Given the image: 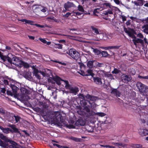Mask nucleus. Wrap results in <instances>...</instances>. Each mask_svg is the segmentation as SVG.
Returning <instances> with one entry per match:
<instances>
[{"instance_id": "obj_12", "label": "nucleus", "mask_w": 148, "mask_h": 148, "mask_svg": "<svg viewBox=\"0 0 148 148\" xmlns=\"http://www.w3.org/2000/svg\"><path fill=\"white\" fill-rule=\"evenodd\" d=\"M138 132L142 136L148 135V130L146 129H140L138 130Z\"/></svg>"}, {"instance_id": "obj_41", "label": "nucleus", "mask_w": 148, "mask_h": 148, "mask_svg": "<svg viewBox=\"0 0 148 148\" xmlns=\"http://www.w3.org/2000/svg\"><path fill=\"white\" fill-rule=\"evenodd\" d=\"M119 46H109V49H117L120 47Z\"/></svg>"}, {"instance_id": "obj_21", "label": "nucleus", "mask_w": 148, "mask_h": 148, "mask_svg": "<svg viewBox=\"0 0 148 148\" xmlns=\"http://www.w3.org/2000/svg\"><path fill=\"white\" fill-rule=\"evenodd\" d=\"M113 14V10L112 9H108L107 10L104 11L102 13V14L105 15H108V14Z\"/></svg>"}, {"instance_id": "obj_60", "label": "nucleus", "mask_w": 148, "mask_h": 148, "mask_svg": "<svg viewBox=\"0 0 148 148\" xmlns=\"http://www.w3.org/2000/svg\"><path fill=\"white\" fill-rule=\"evenodd\" d=\"M100 48L102 49H105V50H106L109 49V46L107 47H100Z\"/></svg>"}, {"instance_id": "obj_59", "label": "nucleus", "mask_w": 148, "mask_h": 148, "mask_svg": "<svg viewBox=\"0 0 148 148\" xmlns=\"http://www.w3.org/2000/svg\"><path fill=\"white\" fill-rule=\"evenodd\" d=\"M98 73L99 74H100L102 75L104 74V72L103 71H99L98 72Z\"/></svg>"}, {"instance_id": "obj_34", "label": "nucleus", "mask_w": 148, "mask_h": 148, "mask_svg": "<svg viewBox=\"0 0 148 148\" xmlns=\"http://www.w3.org/2000/svg\"><path fill=\"white\" fill-rule=\"evenodd\" d=\"M93 51L95 55H99L101 54V50L97 49H93Z\"/></svg>"}, {"instance_id": "obj_35", "label": "nucleus", "mask_w": 148, "mask_h": 148, "mask_svg": "<svg viewBox=\"0 0 148 148\" xmlns=\"http://www.w3.org/2000/svg\"><path fill=\"white\" fill-rule=\"evenodd\" d=\"M101 54H102V56L104 57L108 56L109 54L106 51H102Z\"/></svg>"}, {"instance_id": "obj_43", "label": "nucleus", "mask_w": 148, "mask_h": 148, "mask_svg": "<svg viewBox=\"0 0 148 148\" xmlns=\"http://www.w3.org/2000/svg\"><path fill=\"white\" fill-rule=\"evenodd\" d=\"M89 104L90 105V106L89 107H91L92 108H94L96 106L95 103L94 102H93L92 103H90V102Z\"/></svg>"}, {"instance_id": "obj_42", "label": "nucleus", "mask_w": 148, "mask_h": 148, "mask_svg": "<svg viewBox=\"0 0 148 148\" xmlns=\"http://www.w3.org/2000/svg\"><path fill=\"white\" fill-rule=\"evenodd\" d=\"M78 10L81 12H83L84 11V10L82 6L80 5H79L78 7Z\"/></svg>"}, {"instance_id": "obj_8", "label": "nucleus", "mask_w": 148, "mask_h": 148, "mask_svg": "<svg viewBox=\"0 0 148 148\" xmlns=\"http://www.w3.org/2000/svg\"><path fill=\"white\" fill-rule=\"evenodd\" d=\"M33 73L35 76L39 79H40V77L39 73L41 74L44 77L46 76V74L44 72L42 71H39L38 70L36 69H34Z\"/></svg>"}, {"instance_id": "obj_26", "label": "nucleus", "mask_w": 148, "mask_h": 148, "mask_svg": "<svg viewBox=\"0 0 148 148\" xmlns=\"http://www.w3.org/2000/svg\"><path fill=\"white\" fill-rule=\"evenodd\" d=\"M142 29L144 32L148 34V25H143L142 27Z\"/></svg>"}, {"instance_id": "obj_44", "label": "nucleus", "mask_w": 148, "mask_h": 148, "mask_svg": "<svg viewBox=\"0 0 148 148\" xmlns=\"http://www.w3.org/2000/svg\"><path fill=\"white\" fill-rule=\"evenodd\" d=\"M7 145V144H6V143H5L3 142L0 139V146H1L4 147Z\"/></svg>"}, {"instance_id": "obj_17", "label": "nucleus", "mask_w": 148, "mask_h": 148, "mask_svg": "<svg viewBox=\"0 0 148 148\" xmlns=\"http://www.w3.org/2000/svg\"><path fill=\"white\" fill-rule=\"evenodd\" d=\"M91 28L93 31L96 34H99V35L101 36V38H100V39H101L103 37V34H99V32L98 29L95 27H94L93 26L91 27Z\"/></svg>"}, {"instance_id": "obj_16", "label": "nucleus", "mask_w": 148, "mask_h": 148, "mask_svg": "<svg viewBox=\"0 0 148 148\" xmlns=\"http://www.w3.org/2000/svg\"><path fill=\"white\" fill-rule=\"evenodd\" d=\"M32 8L36 12H40V11L41 9L42 8V6L34 5L32 6Z\"/></svg>"}, {"instance_id": "obj_51", "label": "nucleus", "mask_w": 148, "mask_h": 148, "mask_svg": "<svg viewBox=\"0 0 148 148\" xmlns=\"http://www.w3.org/2000/svg\"><path fill=\"white\" fill-rule=\"evenodd\" d=\"M39 40L42 42L46 44V40L44 38H40Z\"/></svg>"}, {"instance_id": "obj_61", "label": "nucleus", "mask_w": 148, "mask_h": 148, "mask_svg": "<svg viewBox=\"0 0 148 148\" xmlns=\"http://www.w3.org/2000/svg\"><path fill=\"white\" fill-rule=\"evenodd\" d=\"M130 18L133 21H135L137 19L136 18V17L131 16Z\"/></svg>"}, {"instance_id": "obj_22", "label": "nucleus", "mask_w": 148, "mask_h": 148, "mask_svg": "<svg viewBox=\"0 0 148 148\" xmlns=\"http://www.w3.org/2000/svg\"><path fill=\"white\" fill-rule=\"evenodd\" d=\"M112 144L113 145L116 146H118V147H119V146L124 147L126 145V144L123 143H112Z\"/></svg>"}, {"instance_id": "obj_46", "label": "nucleus", "mask_w": 148, "mask_h": 148, "mask_svg": "<svg viewBox=\"0 0 148 148\" xmlns=\"http://www.w3.org/2000/svg\"><path fill=\"white\" fill-rule=\"evenodd\" d=\"M34 25H36L37 27H41V28H44V27H47V25H40L39 24H34Z\"/></svg>"}, {"instance_id": "obj_7", "label": "nucleus", "mask_w": 148, "mask_h": 148, "mask_svg": "<svg viewBox=\"0 0 148 148\" xmlns=\"http://www.w3.org/2000/svg\"><path fill=\"white\" fill-rule=\"evenodd\" d=\"M4 141L6 143H9L11 144L9 146V148H20V145H18L15 142L8 139L7 137Z\"/></svg>"}, {"instance_id": "obj_64", "label": "nucleus", "mask_w": 148, "mask_h": 148, "mask_svg": "<svg viewBox=\"0 0 148 148\" xmlns=\"http://www.w3.org/2000/svg\"><path fill=\"white\" fill-rule=\"evenodd\" d=\"M52 20L54 22H55L56 23H59L60 21L59 20L55 18L54 17L53 18V19Z\"/></svg>"}, {"instance_id": "obj_25", "label": "nucleus", "mask_w": 148, "mask_h": 148, "mask_svg": "<svg viewBox=\"0 0 148 148\" xmlns=\"http://www.w3.org/2000/svg\"><path fill=\"white\" fill-rule=\"evenodd\" d=\"M18 20L22 22H25L26 23L29 24L31 25H33L32 23L33 22L30 20H28L25 19H22L20 20Z\"/></svg>"}, {"instance_id": "obj_57", "label": "nucleus", "mask_w": 148, "mask_h": 148, "mask_svg": "<svg viewBox=\"0 0 148 148\" xmlns=\"http://www.w3.org/2000/svg\"><path fill=\"white\" fill-rule=\"evenodd\" d=\"M144 22L146 24V25H148V17L145 20Z\"/></svg>"}, {"instance_id": "obj_31", "label": "nucleus", "mask_w": 148, "mask_h": 148, "mask_svg": "<svg viewBox=\"0 0 148 148\" xmlns=\"http://www.w3.org/2000/svg\"><path fill=\"white\" fill-rule=\"evenodd\" d=\"M142 92L144 95L148 97V87L146 86L145 89V91Z\"/></svg>"}, {"instance_id": "obj_24", "label": "nucleus", "mask_w": 148, "mask_h": 148, "mask_svg": "<svg viewBox=\"0 0 148 148\" xmlns=\"http://www.w3.org/2000/svg\"><path fill=\"white\" fill-rule=\"evenodd\" d=\"M95 64L94 66L96 68L98 67H101L104 66V64L103 63H99L97 62H94Z\"/></svg>"}, {"instance_id": "obj_4", "label": "nucleus", "mask_w": 148, "mask_h": 148, "mask_svg": "<svg viewBox=\"0 0 148 148\" xmlns=\"http://www.w3.org/2000/svg\"><path fill=\"white\" fill-rule=\"evenodd\" d=\"M65 84V87L66 89L69 90V92L76 95L79 92L78 88L75 86H73L69 84V82L67 80H62Z\"/></svg>"}, {"instance_id": "obj_36", "label": "nucleus", "mask_w": 148, "mask_h": 148, "mask_svg": "<svg viewBox=\"0 0 148 148\" xmlns=\"http://www.w3.org/2000/svg\"><path fill=\"white\" fill-rule=\"evenodd\" d=\"M88 73H86V75L87 76L91 75L93 77L94 75V74L93 73L92 71L90 69H89L88 70Z\"/></svg>"}, {"instance_id": "obj_9", "label": "nucleus", "mask_w": 148, "mask_h": 148, "mask_svg": "<svg viewBox=\"0 0 148 148\" xmlns=\"http://www.w3.org/2000/svg\"><path fill=\"white\" fill-rule=\"evenodd\" d=\"M121 78L122 81L125 83L128 82L132 79V77L131 76L125 74H122L121 75Z\"/></svg>"}, {"instance_id": "obj_15", "label": "nucleus", "mask_w": 148, "mask_h": 148, "mask_svg": "<svg viewBox=\"0 0 148 148\" xmlns=\"http://www.w3.org/2000/svg\"><path fill=\"white\" fill-rule=\"evenodd\" d=\"M93 79L94 82L96 84L99 85H101L102 82L101 78L98 77H93Z\"/></svg>"}, {"instance_id": "obj_5", "label": "nucleus", "mask_w": 148, "mask_h": 148, "mask_svg": "<svg viewBox=\"0 0 148 148\" xmlns=\"http://www.w3.org/2000/svg\"><path fill=\"white\" fill-rule=\"evenodd\" d=\"M66 53L72 58L76 60H77L79 58V54L75 49H71L68 51Z\"/></svg>"}, {"instance_id": "obj_28", "label": "nucleus", "mask_w": 148, "mask_h": 148, "mask_svg": "<svg viewBox=\"0 0 148 148\" xmlns=\"http://www.w3.org/2000/svg\"><path fill=\"white\" fill-rule=\"evenodd\" d=\"M125 32L129 36L132 38H135V36L134 35L133 33L132 32L130 31L129 30H127L125 31Z\"/></svg>"}, {"instance_id": "obj_6", "label": "nucleus", "mask_w": 148, "mask_h": 148, "mask_svg": "<svg viewBox=\"0 0 148 148\" xmlns=\"http://www.w3.org/2000/svg\"><path fill=\"white\" fill-rule=\"evenodd\" d=\"M10 127L12 129L13 131L9 128H4L1 126H0V129L2 130L3 133L6 134L9 133V132H10L12 133L13 132H19L18 129L15 127V125H10Z\"/></svg>"}, {"instance_id": "obj_63", "label": "nucleus", "mask_w": 148, "mask_h": 148, "mask_svg": "<svg viewBox=\"0 0 148 148\" xmlns=\"http://www.w3.org/2000/svg\"><path fill=\"white\" fill-rule=\"evenodd\" d=\"M0 112L3 114H4L5 113V111L4 110H3L2 108H0Z\"/></svg>"}, {"instance_id": "obj_48", "label": "nucleus", "mask_w": 148, "mask_h": 148, "mask_svg": "<svg viewBox=\"0 0 148 148\" xmlns=\"http://www.w3.org/2000/svg\"><path fill=\"white\" fill-rule=\"evenodd\" d=\"M138 77L140 79H148V75L145 76H142L140 75H138Z\"/></svg>"}, {"instance_id": "obj_54", "label": "nucleus", "mask_w": 148, "mask_h": 148, "mask_svg": "<svg viewBox=\"0 0 148 148\" xmlns=\"http://www.w3.org/2000/svg\"><path fill=\"white\" fill-rule=\"evenodd\" d=\"M86 96H84L82 94H79V97L82 99H85L86 98Z\"/></svg>"}, {"instance_id": "obj_38", "label": "nucleus", "mask_w": 148, "mask_h": 148, "mask_svg": "<svg viewBox=\"0 0 148 148\" xmlns=\"http://www.w3.org/2000/svg\"><path fill=\"white\" fill-rule=\"evenodd\" d=\"M23 66L26 68H27L29 67V65L28 64L26 63H24L22 61V64H21V66H19V67H21L22 66Z\"/></svg>"}, {"instance_id": "obj_19", "label": "nucleus", "mask_w": 148, "mask_h": 148, "mask_svg": "<svg viewBox=\"0 0 148 148\" xmlns=\"http://www.w3.org/2000/svg\"><path fill=\"white\" fill-rule=\"evenodd\" d=\"M86 98L93 102L96 100V98L94 96H91L89 95H87L86 96Z\"/></svg>"}, {"instance_id": "obj_3", "label": "nucleus", "mask_w": 148, "mask_h": 148, "mask_svg": "<svg viewBox=\"0 0 148 148\" xmlns=\"http://www.w3.org/2000/svg\"><path fill=\"white\" fill-rule=\"evenodd\" d=\"M62 115L59 112H53L51 116V121L54 124H61L62 122L61 120Z\"/></svg>"}, {"instance_id": "obj_32", "label": "nucleus", "mask_w": 148, "mask_h": 148, "mask_svg": "<svg viewBox=\"0 0 148 148\" xmlns=\"http://www.w3.org/2000/svg\"><path fill=\"white\" fill-rule=\"evenodd\" d=\"M103 6H106L107 7H108L110 9H112L113 10V8L114 7L112 6L110 3H105L103 4Z\"/></svg>"}, {"instance_id": "obj_33", "label": "nucleus", "mask_w": 148, "mask_h": 148, "mask_svg": "<svg viewBox=\"0 0 148 148\" xmlns=\"http://www.w3.org/2000/svg\"><path fill=\"white\" fill-rule=\"evenodd\" d=\"M12 118L13 119H14L16 122L14 123H17L19 121L21 118L18 116L14 115L13 116H12Z\"/></svg>"}, {"instance_id": "obj_45", "label": "nucleus", "mask_w": 148, "mask_h": 148, "mask_svg": "<svg viewBox=\"0 0 148 148\" xmlns=\"http://www.w3.org/2000/svg\"><path fill=\"white\" fill-rule=\"evenodd\" d=\"M0 138L4 141L7 138V137L4 136L3 134L0 133Z\"/></svg>"}, {"instance_id": "obj_10", "label": "nucleus", "mask_w": 148, "mask_h": 148, "mask_svg": "<svg viewBox=\"0 0 148 148\" xmlns=\"http://www.w3.org/2000/svg\"><path fill=\"white\" fill-rule=\"evenodd\" d=\"M75 5L73 3L68 1L67 3H65L64 5V7L65 9V12L66 10H68V9L71 7H75Z\"/></svg>"}, {"instance_id": "obj_55", "label": "nucleus", "mask_w": 148, "mask_h": 148, "mask_svg": "<svg viewBox=\"0 0 148 148\" xmlns=\"http://www.w3.org/2000/svg\"><path fill=\"white\" fill-rule=\"evenodd\" d=\"M135 146L137 148H141L142 147V145L140 144H136Z\"/></svg>"}, {"instance_id": "obj_11", "label": "nucleus", "mask_w": 148, "mask_h": 148, "mask_svg": "<svg viewBox=\"0 0 148 148\" xmlns=\"http://www.w3.org/2000/svg\"><path fill=\"white\" fill-rule=\"evenodd\" d=\"M136 86L139 90L141 92L145 91V89L146 87L140 82H138L137 83Z\"/></svg>"}, {"instance_id": "obj_14", "label": "nucleus", "mask_w": 148, "mask_h": 148, "mask_svg": "<svg viewBox=\"0 0 148 148\" xmlns=\"http://www.w3.org/2000/svg\"><path fill=\"white\" fill-rule=\"evenodd\" d=\"M88 103L89 104L90 103V101H89L86 100L85 99L82 100V101H81L80 102L82 106H83L85 108L90 107V105H87Z\"/></svg>"}, {"instance_id": "obj_1", "label": "nucleus", "mask_w": 148, "mask_h": 148, "mask_svg": "<svg viewBox=\"0 0 148 148\" xmlns=\"http://www.w3.org/2000/svg\"><path fill=\"white\" fill-rule=\"evenodd\" d=\"M0 57L3 61H5L7 60L11 64H12L18 66H21V64H22V61L19 59L18 58L14 57L11 58L9 57H6L4 56L0 51Z\"/></svg>"}, {"instance_id": "obj_30", "label": "nucleus", "mask_w": 148, "mask_h": 148, "mask_svg": "<svg viewBox=\"0 0 148 148\" xmlns=\"http://www.w3.org/2000/svg\"><path fill=\"white\" fill-rule=\"evenodd\" d=\"M70 138L76 142H80L82 140L81 138H78L72 136L70 137Z\"/></svg>"}, {"instance_id": "obj_50", "label": "nucleus", "mask_w": 148, "mask_h": 148, "mask_svg": "<svg viewBox=\"0 0 148 148\" xmlns=\"http://www.w3.org/2000/svg\"><path fill=\"white\" fill-rule=\"evenodd\" d=\"M100 9L99 8L95 9L93 11V13L95 14L96 13H99V12Z\"/></svg>"}, {"instance_id": "obj_37", "label": "nucleus", "mask_w": 148, "mask_h": 148, "mask_svg": "<svg viewBox=\"0 0 148 148\" xmlns=\"http://www.w3.org/2000/svg\"><path fill=\"white\" fill-rule=\"evenodd\" d=\"M129 72L132 75H134L136 73L135 70L132 68L130 69L129 70Z\"/></svg>"}, {"instance_id": "obj_58", "label": "nucleus", "mask_w": 148, "mask_h": 148, "mask_svg": "<svg viewBox=\"0 0 148 148\" xmlns=\"http://www.w3.org/2000/svg\"><path fill=\"white\" fill-rule=\"evenodd\" d=\"M75 16H78L81 15L82 14V13L79 12H75Z\"/></svg>"}, {"instance_id": "obj_62", "label": "nucleus", "mask_w": 148, "mask_h": 148, "mask_svg": "<svg viewBox=\"0 0 148 148\" xmlns=\"http://www.w3.org/2000/svg\"><path fill=\"white\" fill-rule=\"evenodd\" d=\"M0 91H1V92L2 93H5V90L4 89L0 88Z\"/></svg>"}, {"instance_id": "obj_27", "label": "nucleus", "mask_w": 148, "mask_h": 148, "mask_svg": "<svg viewBox=\"0 0 148 148\" xmlns=\"http://www.w3.org/2000/svg\"><path fill=\"white\" fill-rule=\"evenodd\" d=\"M111 92L114 95H116L117 96L120 97V93L116 89H114L112 90Z\"/></svg>"}, {"instance_id": "obj_18", "label": "nucleus", "mask_w": 148, "mask_h": 148, "mask_svg": "<svg viewBox=\"0 0 148 148\" xmlns=\"http://www.w3.org/2000/svg\"><path fill=\"white\" fill-rule=\"evenodd\" d=\"M54 80L56 82L57 84L58 85H60L61 84V81H63L62 79L59 77L57 76H56L54 77Z\"/></svg>"}, {"instance_id": "obj_2", "label": "nucleus", "mask_w": 148, "mask_h": 148, "mask_svg": "<svg viewBox=\"0 0 148 148\" xmlns=\"http://www.w3.org/2000/svg\"><path fill=\"white\" fill-rule=\"evenodd\" d=\"M136 36L138 38L136 37L135 38L132 40V41L134 45L136 47L138 45L137 44L140 43L142 46L144 45V42L145 43H148L147 39L145 37H144L143 35L140 33L136 34Z\"/></svg>"}, {"instance_id": "obj_52", "label": "nucleus", "mask_w": 148, "mask_h": 148, "mask_svg": "<svg viewBox=\"0 0 148 148\" xmlns=\"http://www.w3.org/2000/svg\"><path fill=\"white\" fill-rule=\"evenodd\" d=\"M121 18L122 19L123 21H125L126 20V16L124 15H121Z\"/></svg>"}, {"instance_id": "obj_29", "label": "nucleus", "mask_w": 148, "mask_h": 148, "mask_svg": "<svg viewBox=\"0 0 148 148\" xmlns=\"http://www.w3.org/2000/svg\"><path fill=\"white\" fill-rule=\"evenodd\" d=\"M95 61H89L87 63V66L90 68H92L94 64Z\"/></svg>"}, {"instance_id": "obj_20", "label": "nucleus", "mask_w": 148, "mask_h": 148, "mask_svg": "<svg viewBox=\"0 0 148 148\" xmlns=\"http://www.w3.org/2000/svg\"><path fill=\"white\" fill-rule=\"evenodd\" d=\"M113 37V34H106L104 36V39L105 40H108L111 39Z\"/></svg>"}, {"instance_id": "obj_40", "label": "nucleus", "mask_w": 148, "mask_h": 148, "mask_svg": "<svg viewBox=\"0 0 148 148\" xmlns=\"http://www.w3.org/2000/svg\"><path fill=\"white\" fill-rule=\"evenodd\" d=\"M96 114L100 116L103 117L105 116L106 115V114L104 113L100 112H97Z\"/></svg>"}, {"instance_id": "obj_13", "label": "nucleus", "mask_w": 148, "mask_h": 148, "mask_svg": "<svg viewBox=\"0 0 148 148\" xmlns=\"http://www.w3.org/2000/svg\"><path fill=\"white\" fill-rule=\"evenodd\" d=\"M136 1H132V2L134 4L137 6H141L143 5V2L144 1L143 0H136Z\"/></svg>"}, {"instance_id": "obj_39", "label": "nucleus", "mask_w": 148, "mask_h": 148, "mask_svg": "<svg viewBox=\"0 0 148 148\" xmlns=\"http://www.w3.org/2000/svg\"><path fill=\"white\" fill-rule=\"evenodd\" d=\"M62 45L60 44H55V47L56 48L62 49Z\"/></svg>"}, {"instance_id": "obj_49", "label": "nucleus", "mask_w": 148, "mask_h": 148, "mask_svg": "<svg viewBox=\"0 0 148 148\" xmlns=\"http://www.w3.org/2000/svg\"><path fill=\"white\" fill-rule=\"evenodd\" d=\"M119 72V70L118 69H114V70L112 71V73H114V74H117Z\"/></svg>"}, {"instance_id": "obj_23", "label": "nucleus", "mask_w": 148, "mask_h": 148, "mask_svg": "<svg viewBox=\"0 0 148 148\" xmlns=\"http://www.w3.org/2000/svg\"><path fill=\"white\" fill-rule=\"evenodd\" d=\"M11 87L12 89L14 94H16L17 91L18 90V88L16 86L12 84H11Z\"/></svg>"}, {"instance_id": "obj_56", "label": "nucleus", "mask_w": 148, "mask_h": 148, "mask_svg": "<svg viewBox=\"0 0 148 148\" xmlns=\"http://www.w3.org/2000/svg\"><path fill=\"white\" fill-rule=\"evenodd\" d=\"M70 15H71L70 12H68L66 14L64 15V16L66 17H67L69 16H70Z\"/></svg>"}, {"instance_id": "obj_53", "label": "nucleus", "mask_w": 148, "mask_h": 148, "mask_svg": "<svg viewBox=\"0 0 148 148\" xmlns=\"http://www.w3.org/2000/svg\"><path fill=\"white\" fill-rule=\"evenodd\" d=\"M46 8L42 6V8L41 9L40 11L45 12H46Z\"/></svg>"}, {"instance_id": "obj_47", "label": "nucleus", "mask_w": 148, "mask_h": 148, "mask_svg": "<svg viewBox=\"0 0 148 148\" xmlns=\"http://www.w3.org/2000/svg\"><path fill=\"white\" fill-rule=\"evenodd\" d=\"M78 73L81 75L82 76H87V75H86V73H85L84 71H80L78 72Z\"/></svg>"}]
</instances>
